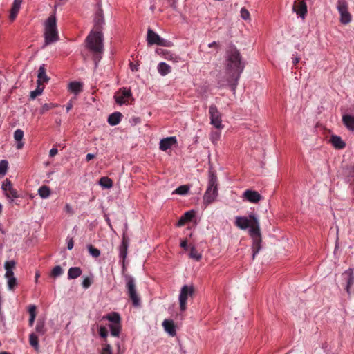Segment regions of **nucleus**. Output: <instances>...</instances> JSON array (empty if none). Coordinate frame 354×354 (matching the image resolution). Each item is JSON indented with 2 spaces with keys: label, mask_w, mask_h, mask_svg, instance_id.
<instances>
[{
  "label": "nucleus",
  "mask_w": 354,
  "mask_h": 354,
  "mask_svg": "<svg viewBox=\"0 0 354 354\" xmlns=\"http://www.w3.org/2000/svg\"><path fill=\"white\" fill-rule=\"evenodd\" d=\"M245 68L240 52L235 47L227 52V81L231 90L235 91L239 79Z\"/></svg>",
  "instance_id": "obj_1"
},
{
  "label": "nucleus",
  "mask_w": 354,
  "mask_h": 354,
  "mask_svg": "<svg viewBox=\"0 0 354 354\" xmlns=\"http://www.w3.org/2000/svg\"><path fill=\"white\" fill-rule=\"evenodd\" d=\"M104 23L102 10L100 9L96 12L95 18V27L96 30L91 32L86 38L88 48L94 53L95 62L101 59L100 54L103 53V35L100 31L102 25Z\"/></svg>",
  "instance_id": "obj_2"
},
{
  "label": "nucleus",
  "mask_w": 354,
  "mask_h": 354,
  "mask_svg": "<svg viewBox=\"0 0 354 354\" xmlns=\"http://www.w3.org/2000/svg\"><path fill=\"white\" fill-rule=\"evenodd\" d=\"M45 46L59 40L55 12L51 14L44 24Z\"/></svg>",
  "instance_id": "obj_3"
},
{
  "label": "nucleus",
  "mask_w": 354,
  "mask_h": 354,
  "mask_svg": "<svg viewBox=\"0 0 354 354\" xmlns=\"http://www.w3.org/2000/svg\"><path fill=\"white\" fill-rule=\"evenodd\" d=\"M218 194L217 177L213 172H210L209 175L208 187L203 196V204L205 207L215 201Z\"/></svg>",
  "instance_id": "obj_4"
},
{
  "label": "nucleus",
  "mask_w": 354,
  "mask_h": 354,
  "mask_svg": "<svg viewBox=\"0 0 354 354\" xmlns=\"http://www.w3.org/2000/svg\"><path fill=\"white\" fill-rule=\"evenodd\" d=\"M127 294L134 306H139L140 298L136 291L135 279L130 275L125 276Z\"/></svg>",
  "instance_id": "obj_5"
},
{
  "label": "nucleus",
  "mask_w": 354,
  "mask_h": 354,
  "mask_svg": "<svg viewBox=\"0 0 354 354\" xmlns=\"http://www.w3.org/2000/svg\"><path fill=\"white\" fill-rule=\"evenodd\" d=\"M249 234L252 237V259H254L257 254L261 250V243L262 241L261 234L260 232L259 223L254 220V224L252 226V229L249 230Z\"/></svg>",
  "instance_id": "obj_6"
},
{
  "label": "nucleus",
  "mask_w": 354,
  "mask_h": 354,
  "mask_svg": "<svg viewBox=\"0 0 354 354\" xmlns=\"http://www.w3.org/2000/svg\"><path fill=\"white\" fill-rule=\"evenodd\" d=\"M194 295V288L192 286L185 285L181 288L179 295V304L181 311L187 309V302L189 297H193Z\"/></svg>",
  "instance_id": "obj_7"
},
{
  "label": "nucleus",
  "mask_w": 354,
  "mask_h": 354,
  "mask_svg": "<svg viewBox=\"0 0 354 354\" xmlns=\"http://www.w3.org/2000/svg\"><path fill=\"white\" fill-rule=\"evenodd\" d=\"M337 9L340 15V22L344 25L349 24L352 20V16L348 12L346 0H337Z\"/></svg>",
  "instance_id": "obj_8"
},
{
  "label": "nucleus",
  "mask_w": 354,
  "mask_h": 354,
  "mask_svg": "<svg viewBox=\"0 0 354 354\" xmlns=\"http://www.w3.org/2000/svg\"><path fill=\"white\" fill-rule=\"evenodd\" d=\"M254 220L259 222L254 214H250L249 218L245 216H237L236 218L235 225L241 230H246L248 227L252 229V226L254 224Z\"/></svg>",
  "instance_id": "obj_9"
},
{
  "label": "nucleus",
  "mask_w": 354,
  "mask_h": 354,
  "mask_svg": "<svg viewBox=\"0 0 354 354\" xmlns=\"http://www.w3.org/2000/svg\"><path fill=\"white\" fill-rule=\"evenodd\" d=\"M209 114L210 118V124L218 129L223 128L222 124L221 114L218 111L216 105L212 104L209 108Z\"/></svg>",
  "instance_id": "obj_10"
},
{
  "label": "nucleus",
  "mask_w": 354,
  "mask_h": 354,
  "mask_svg": "<svg viewBox=\"0 0 354 354\" xmlns=\"http://www.w3.org/2000/svg\"><path fill=\"white\" fill-rule=\"evenodd\" d=\"M2 189L6 197L12 201L19 197L17 190L13 188L11 181L8 178L3 182Z\"/></svg>",
  "instance_id": "obj_11"
},
{
  "label": "nucleus",
  "mask_w": 354,
  "mask_h": 354,
  "mask_svg": "<svg viewBox=\"0 0 354 354\" xmlns=\"http://www.w3.org/2000/svg\"><path fill=\"white\" fill-rule=\"evenodd\" d=\"M292 10L297 16L304 19L307 14V5L304 0H295L292 6Z\"/></svg>",
  "instance_id": "obj_12"
},
{
  "label": "nucleus",
  "mask_w": 354,
  "mask_h": 354,
  "mask_svg": "<svg viewBox=\"0 0 354 354\" xmlns=\"http://www.w3.org/2000/svg\"><path fill=\"white\" fill-rule=\"evenodd\" d=\"M131 96V92L129 89L123 88L115 93L114 98L119 104H123L127 102V100Z\"/></svg>",
  "instance_id": "obj_13"
},
{
  "label": "nucleus",
  "mask_w": 354,
  "mask_h": 354,
  "mask_svg": "<svg viewBox=\"0 0 354 354\" xmlns=\"http://www.w3.org/2000/svg\"><path fill=\"white\" fill-rule=\"evenodd\" d=\"M243 198L250 203H257L263 197L257 191L246 189L243 194Z\"/></svg>",
  "instance_id": "obj_14"
},
{
  "label": "nucleus",
  "mask_w": 354,
  "mask_h": 354,
  "mask_svg": "<svg viewBox=\"0 0 354 354\" xmlns=\"http://www.w3.org/2000/svg\"><path fill=\"white\" fill-rule=\"evenodd\" d=\"M344 278L346 280V290L351 294V287L354 284V276L352 269H348L343 273Z\"/></svg>",
  "instance_id": "obj_15"
},
{
  "label": "nucleus",
  "mask_w": 354,
  "mask_h": 354,
  "mask_svg": "<svg viewBox=\"0 0 354 354\" xmlns=\"http://www.w3.org/2000/svg\"><path fill=\"white\" fill-rule=\"evenodd\" d=\"M176 142V138L174 136L163 138L160 142V149L165 151L175 145Z\"/></svg>",
  "instance_id": "obj_16"
},
{
  "label": "nucleus",
  "mask_w": 354,
  "mask_h": 354,
  "mask_svg": "<svg viewBox=\"0 0 354 354\" xmlns=\"http://www.w3.org/2000/svg\"><path fill=\"white\" fill-rule=\"evenodd\" d=\"M21 3L22 0H14L9 15L10 21H14L17 18V14L21 8Z\"/></svg>",
  "instance_id": "obj_17"
},
{
  "label": "nucleus",
  "mask_w": 354,
  "mask_h": 354,
  "mask_svg": "<svg viewBox=\"0 0 354 354\" xmlns=\"http://www.w3.org/2000/svg\"><path fill=\"white\" fill-rule=\"evenodd\" d=\"M161 37L154 31H153L151 29L149 28L147 30V41L148 43V45H153V44H158V42H160Z\"/></svg>",
  "instance_id": "obj_18"
},
{
  "label": "nucleus",
  "mask_w": 354,
  "mask_h": 354,
  "mask_svg": "<svg viewBox=\"0 0 354 354\" xmlns=\"http://www.w3.org/2000/svg\"><path fill=\"white\" fill-rule=\"evenodd\" d=\"M37 77V84L39 85L44 86V83H46L48 82L49 78L46 73L45 64H42L41 66H40L38 70Z\"/></svg>",
  "instance_id": "obj_19"
},
{
  "label": "nucleus",
  "mask_w": 354,
  "mask_h": 354,
  "mask_svg": "<svg viewBox=\"0 0 354 354\" xmlns=\"http://www.w3.org/2000/svg\"><path fill=\"white\" fill-rule=\"evenodd\" d=\"M127 248H128V242L125 238L123 236V240L122 244L120 246V261H122L123 264V268H124V261L127 255Z\"/></svg>",
  "instance_id": "obj_20"
},
{
  "label": "nucleus",
  "mask_w": 354,
  "mask_h": 354,
  "mask_svg": "<svg viewBox=\"0 0 354 354\" xmlns=\"http://www.w3.org/2000/svg\"><path fill=\"white\" fill-rule=\"evenodd\" d=\"M195 216V212L194 211H188L185 212L179 219L178 222V226L181 227L185 225L188 222L191 221L192 218Z\"/></svg>",
  "instance_id": "obj_21"
},
{
  "label": "nucleus",
  "mask_w": 354,
  "mask_h": 354,
  "mask_svg": "<svg viewBox=\"0 0 354 354\" xmlns=\"http://www.w3.org/2000/svg\"><path fill=\"white\" fill-rule=\"evenodd\" d=\"M162 326L165 330L171 336L176 335V327L172 320L165 319L162 322Z\"/></svg>",
  "instance_id": "obj_22"
},
{
  "label": "nucleus",
  "mask_w": 354,
  "mask_h": 354,
  "mask_svg": "<svg viewBox=\"0 0 354 354\" xmlns=\"http://www.w3.org/2000/svg\"><path fill=\"white\" fill-rule=\"evenodd\" d=\"M342 122L349 131H354V116L344 114L342 116Z\"/></svg>",
  "instance_id": "obj_23"
},
{
  "label": "nucleus",
  "mask_w": 354,
  "mask_h": 354,
  "mask_svg": "<svg viewBox=\"0 0 354 354\" xmlns=\"http://www.w3.org/2000/svg\"><path fill=\"white\" fill-rule=\"evenodd\" d=\"M15 262L14 261H8L5 262V269H6V278L14 277L13 269L15 267Z\"/></svg>",
  "instance_id": "obj_24"
},
{
  "label": "nucleus",
  "mask_w": 354,
  "mask_h": 354,
  "mask_svg": "<svg viewBox=\"0 0 354 354\" xmlns=\"http://www.w3.org/2000/svg\"><path fill=\"white\" fill-rule=\"evenodd\" d=\"M122 118V115L120 112L111 113L108 118V122L110 125L115 126L120 123Z\"/></svg>",
  "instance_id": "obj_25"
},
{
  "label": "nucleus",
  "mask_w": 354,
  "mask_h": 354,
  "mask_svg": "<svg viewBox=\"0 0 354 354\" xmlns=\"http://www.w3.org/2000/svg\"><path fill=\"white\" fill-rule=\"evenodd\" d=\"M330 142L336 149H341L344 148L346 146L345 142L339 136H332L330 138Z\"/></svg>",
  "instance_id": "obj_26"
},
{
  "label": "nucleus",
  "mask_w": 354,
  "mask_h": 354,
  "mask_svg": "<svg viewBox=\"0 0 354 354\" xmlns=\"http://www.w3.org/2000/svg\"><path fill=\"white\" fill-rule=\"evenodd\" d=\"M82 273V271L79 267H72L68 271V278L69 279H75L79 277Z\"/></svg>",
  "instance_id": "obj_27"
},
{
  "label": "nucleus",
  "mask_w": 354,
  "mask_h": 354,
  "mask_svg": "<svg viewBox=\"0 0 354 354\" xmlns=\"http://www.w3.org/2000/svg\"><path fill=\"white\" fill-rule=\"evenodd\" d=\"M103 319H107L111 322V324L120 323V316L118 313H111L102 317Z\"/></svg>",
  "instance_id": "obj_28"
},
{
  "label": "nucleus",
  "mask_w": 354,
  "mask_h": 354,
  "mask_svg": "<svg viewBox=\"0 0 354 354\" xmlns=\"http://www.w3.org/2000/svg\"><path fill=\"white\" fill-rule=\"evenodd\" d=\"M24 137V131L21 129H17L14 133V138L18 142L17 148L20 149L23 147L24 143L21 142V140Z\"/></svg>",
  "instance_id": "obj_29"
},
{
  "label": "nucleus",
  "mask_w": 354,
  "mask_h": 354,
  "mask_svg": "<svg viewBox=\"0 0 354 354\" xmlns=\"http://www.w3.org/2000/svg\"><path fill=\"white\" fill-rule=\"evenodd\" d=\"M68 89L75 94H78L82 91V84L78 82H72L68 84Z\"/></svg>",
  "instance_id": "obj_30"
},
{
  "label": "nucleus",
  "mask_w": 354,
  "mask_h": 354,
  "mask_svg": "<svg viewBox=\"0 0 354 354\" xmlns=\"http://www.w3.org/2000/svg\"><path fill=\"white\" fill-rule=\"evenodd\" d=\"M36 306L35 305H30L28 307V311L30 314V319H29V326H32L33 325V323L35 322V317L37 316L36 313Z\"/></svg>",
  "instance_id": "obj_31"
},
{
  "label": "nucleus",
  "mask_w": 354,
  "mask_h": 354,
  "mask_svg": "<svg viewBox=\"0 0 354 354\" xmlns=\"http://www.w3.org/2000/svg\"><path fill=\"white\" fill-rule=\"evenodd\" d=\"M158 70L160 75H166L171 72V67L165 62H160L158 66Z\"/></svg>",
  "instance_id": "obj_32"
},
{
  "label": "nucleus",
  "mask_w": 354,
  "mask_h": 354,
  "mask_svg": "<svg viewBox=\"0 0 354 354\" xmlns=\"http://www.w3.org/2000/svg\"><path fill=\"white\" fill-rule=\"evenodd\" d=\"M111 334L112 336L118 337L121 331V324H109Z\"/></svg>",
  "instance_id": "obj_33"
},
{
  "label": "nucleus",
  "mask_w": 354,
  "mask_h": 354,
  "mask_svg": "<svg viewBox=\"0 0 354 354\" xmlns=\"http://www.w3.org/2000/svg\"><path fill=\"white\" fill-rule=\"evenodd\" d=\"M38 194L42 198H47L50 195V189L48 186L43 185L39 188Z\"/></svg>",
  "instance_id": "obj_34"
},
{
  "label": "nucleus",
  "mask_w": 354,
  "mask_h": 354,
  "mask_svg": "<svg viewBox=\"0 0 354 354\" xmlns=\"http://www.w3.org/2000/svg\"><path fill=\"white\" fill-rule=\"evenodd\" d=\"M99 184L104 188H111L113 187V181L111 178L104 176L102 177L99 180Z\"/></svg>",
  "instance_id": "obj_35"
},
{
  "label": "nucleus",
  "mask_w": 354,
  "mask_h": 354,
  "mask_svg": "<svg viewBox=\"0 0 354 354\" xmlns=\"http://www.w3.org/2000/svg\"><path fill=\"white\" fill-rule=\"evenodd\" d=\"M189 190V186L187 185H180L177 187L174 192V194H177L179 195H185L188 193Z\"/></svg>",
  "instance_id": "obj_36"
},
{
  "label": "nucleus",
  "mask_w": 354,
  "mask_h": 354,
  "mask_svg": "<svg viewBox=\"0 0 354 354\" xmlns=\"http://www.w3.org/2000/svg\"><path fill=\"white\" fill-rule=\"evenodd\" d=\"M64 273V270L60 266H56L54 267L51 271L50 277L53 278H57L61 276Z\"/></svg>",
  "instance_id": "obj_37"
},
{
  "label": "nucleus",
  "mask_w": 354,
  "mask_h": 354,
  "mask_svg": "<svg viewBox=\"0 0 354 354\" xmlns=\"http://www.w3.org/2000/svg\"><path fill=\"white\" fill-rule=\"evenodd\" d=\"M44 86L37 84V88L30 92V97L32 100H34L36 97L41 95L44 91Z\"/></svg>",
  "instance_id": "obj_38"
},
{
  "label": "nucleus",
  "mask_w": 354,
  "mask_h": 354,
  "mask_svg": "<svg viewBox=\"0 0 354 354\" xmlns=\"http://www.w3.org/2000/svg\"><path fill=\"white\" fill-rule=\"evenodd\" d=\"M87 248H88L89 254L92 257H93L95 258H97V257H100V250H98L97 248H95L92 245H88Z\"/></svg>",
  "instance_id": "obj_39"
},
{
  "label": "nucleus",
  "mask_w": 354,
  "mask_h": 354,
  "mask_svg": "<svg viewBox=\"0 0 354 354\" xmlns=\"http://www.w3.org/2000/svg\"><path fill=\"white\" fill-rule=\"evenodd\" d=\"M29 343L35 348L37 349L39 347L38 337L34 334L31 333L29 336Z\"/></svg>",
  "instance_id": "obj_40"
},
{
  "label": "nucleus",
  "mask_w": 354,
  "mask_h": 354,
  "mask_svg": "<svg viewBox=\"0 0 354 354\" xmlns=\"http://www.w3.org/2000/svg\"><path fill=\"white\" fill-rule=\"evenodd\" d=\"M8 162L7 160H2L0 161V176H3L6 174L8 169Z\"/></svg>",
  "instance_id": "obj_41"
},
{
  "label": "nucleus",
  "mask_w": 354,
  "mask_h": 354,
  "mask_svg": "<svg viewBox=\"0 0 354 354\" xmlns=\"http://www.w3.org/2000/svg\"><path fill=\"white\" fill-rule=\"evenodd\" d=\"M189 257L192 259L199 261L201 259V254L198 252L197 250L192 247L190 250Z\"/></svg>",
  "instance_id": "obj_42"
},
{
  "label": "nucleus",
  "mask_w": 354,
  "mask_h": 354,
  "mask_svg": "<svg viewBox=\"0 0 354 354\" xmlns=\"http://www.w3.org/2000/svg\"><path fill=\"white\" fill-rule=\"evenodd\" d=\"M8 279V287L10 290H14L15 287L17 285V279L14 277H9Z\"/></svg>",
  "instance_id": "obj_43"
},
{
  "label": "nucleus",
  "mask_w": 354,
  "mask_h": 354,
  "mask_svg": "<svg viewBox=\"0 0 354 354\" xmlns=\"http://www.w3.org/2000/svg\"><path fill=\"white\" fill-rule=\"evenodd\" d=\"M99 335L104 339V341H106V337L108 336L107 328L105 326H100L99 328Z\"/></svg>",
  "instance_id": "obj_44"
},
{
  "label": "nucleus",
  "mask_w": 354,
  "mask_h": 354,
  "mask_svg": "<svg viewBox=\"0 0 354 354\" xmlns=\"http://www.w3.org/2000/svg\"><path fill=\"white\" fill-rule=\"evenodd\" d=\"M57 106V104H53V103H49V104H45L42 106L41 109V113L43 114L44 113H46V111H49L50 109L54 108V107H56Z\"/></svg>",
  "instance_id": "obj_45"
},
{
  "label": "nucleus",
  "mask_w": 354,
  "mask_h": 354,
  "mask_svg": "<svg viewBox=\"0 0 354 354\" xmlns=\"http://www.w3.org/2000/svg\"><path fill=\"white\" fill-rule=\"evenodd\" d=\"M35 329L37 333L44 334L46 332L44 323L43 322H37Z\"/></svg>",
  "instance_id": "obj_46"
},
{
  "label": "nucleus",
  "mask_w": 354,
  "mask_h": 354,
  "mask_svg": "<svg viewBox=\"0 0 354 354\" xmlns=\"http://www.w3.org/2000/svg\"><path fill=\"white\" fill-rule=\"evenodd\" d=\"M240 12L241 18L244 20H248L250 19V12L245 8H242Z\"/></svg>",
  "instance_id": "obj_47"
},
{
  "label": "nucleus",
  "mask_w": 354,
  "mask_h": 354,
  "mask_svg": "<svg viewBox=\"0 0 354 354\" xmlns=\"http://www.w3.org/2000/svg\"><path fill=\"white\" fill-rule=\"evenodd\" d=\"M158 45L161 46L171 47L173 46V43L169 40L161 38Z\"/></svg>",
  "instance_id": "obj_48"
},
{
  "label": "nucleus",
  "mask_w": 354,
  "mask_h": 354,
  "mask_svg": "<svg viewBox=\"0 0 354 354\" xmlns=\"http://www.w3.org/2000/svg\"><path fill=\"white\" fill-rule=\"evenodd\" d=\"M101 354H112V348L110 344H104Z\"/></svg>",
  "instance_id": "obj_49"
},
{
  "label": "nucleus",
  "mask_w": 354,
  "mask_h": 354,
  "mask_svg": "<svg viewBox=\"0 0 354 354\" xmlns=\"http://www.w3.org/2000/svg\"><path fill=\"white\" fill-rule=\"evenodd\" d=\"M82 284L84 288L87 289L91 285V280L88 277H86L84 279Z\"/></svg>",
  "instance_id": "obj_50"
},
{
  "label": "nucleus",
  "mask_w": 354,
  "mask_h": 354,
  "mask_svg": "<svg viewBox=\"0 0 354 354\" xmlns=\"http://www.w3.org/2000/svg\"><path fill=\"white\" fill-rule=\"evenodd\" d=\"M58 153V151L56 148H52L50 150V152H49V156L50 157H54L55 156H56Z\"/></svg>",
  "instance_id": "obj_51"
},
{
  "label": "nucleus",
  "mask_w": 354,
  "mask_h": 354,
  "mask_svg": "<svg viewBox=\"0 0 354 354\" xmlns=\"http://www.w3.org/2000/svg\"><path fill=\"white\" fill-rule=\"evenodd\" d=\"M74 243L73 239H70L67 242V248L68 250H72L73 248Z\"/></svg>",
  "instance_id": "obj_52"
},
{
  "label": "nucleus",
  "mask_w": 354,
  "mask_h": 354,
  "mask_svg": "<svg viewBox=\"0 0 354 354\" xmlns=\"http://www.w3.org/2000/svg\"><path fill=\"white\" fill-rule=\"evenodd\" d=\"M220 136V133L218 132V131H214L212 133V139L214 140H217Z\"/></svg>",
  "instance_id": "obj_53"
},
{
  "label": "nucleus",
  "mask_w": 354,
  "mask_h": 354,
  "mask_svg": "<svg viewBox=\"0 0 354 354\" xmlns=\"http://www.w3.org/2000/svg\"><path fill=\"white\" fill-rule=\"evenodd\" d=\"M95 157V156L94 154H92V153H88L86 156V161H90L91 160L93 159Z\"/></svg>",
  "instance_id": "obj_54"
},
{
  "label": "nucleus",
  "mask_w": 354,
  "mask_h": 354,
  "mask_svg": "<svg viewBox=\"0 0 354 354\" xmlns=\"http://www.w3.org/2000/svg\"><path fill=\"white\" fill-rule=\"evenodd\" d=\"M73 107V104L71 102H69L68 103H67L66 104V111L68 112Z\"/></svg>",
  "instance_id": "obj_55"
},
{
  "label": "nucleus",
  "mask_w": 354,
  "mask_h": 354,
  "mask_svg": "<svg viewBox=\"0 0 354 354\" xmlns=\"http://www.w3.org/2000/svg\"><path fill=\"white\" fill-rule=\"evenodd\" d=\"M208 46H209V48H212V47L218 48V43H217V42H216V41H213V42L210 43V44L208 45Z\"/></svg>",
  "instance_id": "obj_56"
},
{
  "label": "nucleus",
  "mask_w": 354,
  "mask_h": 354,
  "mask_svg": "<svg viewBox=\"0 0 354 354\" xmlns=\"http://www.w3.org/2000/svg\"><path fill=\"white\" fill-rule=\"evenodd\" d=\"M180 247L183 248L184 249H187V242L186 240L181 241Z\"/></svg>",
  "instance_id": "obj_57"
},
{
  "label": "nucleus",
  "mask_w": 354,
  "mask_h": 354,
  "mask_svg": "<svg viewBox=\"0 0 354 354\" xmlns=\"http://www.w3.org/2000/svg\"><path fill=\"white\" fill-rule=\"evenodd\" d=\"M299 62V58L295 57L293 59L292 63L295 66Z\"/></svg>",
  "instance_id": "obj_58"
},
{
  "label": "nucleus",
  "mask_w": 354,
  "mask_h": 354,
  "mask_svg": "<svg viewBox=\"0 0 354 354\" xmlns=\"http://www.w3.org/2000/svg\"><path fill=\"white\" fill-rule=\"evenodd\" d=\"M39 277V274L38 272H37L35 274V281L36 282L37 281Z\"/></svg>",
  "instance_id": "obj_59"
},
{
  "label": "nucleus",
  "mask_w": 354,
  "mask_h": 354,
  "mask_svg": "<svg viewBox=\"0 0 354 354\" xmlns=\"http://www.w3.org/2000/svg\"><path fill=\"white\" fill-rule=\"evenodd\" d=\"M131 65H132V64H131ZM131 70L132 71H138V68L136 66H131Z\"/></svg>",
  "instance_id": "obj_60"
},
{
  "label": "nucleus",
  "mask_w": 354,
  "mask_h": 354,
  "mask_svg": "<svg viewBox=\"0 0 354 354\" xmlns=\"http://www.w3.org/2000/svg\"><path fill=\"white\" fill-rule=\"evenodd\" d=\"M0 354H10L8 352L3 351Z\"/></svg>",
  "instance_id": "obj_61"
},
{
  "label": "nucleus",
  "mask_w": 354,
  "mask_h": 354,
  "mask_svg": "<svg viewBox=\"0 0 354 354\" xmlns=\"http://www.w3.org/2000/svg\"><path fill=\"white\" fill-rule=\"evenodd\" d=\"M165 57H166V59H172V55H170V57H168L167 56Z\"/></svg>",
  "instance_id": "obj_62"
},
{
  "label": "nucleus",
  "mask_w": 354,
  "mask_h": 354,
  "mask_svg": "<svg viewBox=\"0 0 354 354\" xmlns=\"http://www.w3.org/2000/svg\"><path fill=\"white\" fill-rule=\"evenodd\" d=\"M1 210H2V205L0 204V213L1 212Z\"/></svg>",
  "instance_id": "obj_63"
},
{
  "label": "nucleus",
  "mask_w": 354,
  "mask_h": 354,
  "mask_svg": "<svg viewBox=\"0 0 354 354\" xmlns=\"http://www.w3.org/2000/svg\"><path fill=\"white\" fill-rule=\"evenodd\" d=\"M66 207L67 209H69V205H66Z\"/></svg>",
  "instance_id": "obj_64"
}]
</instances>
